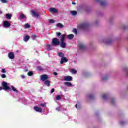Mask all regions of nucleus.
I'll return each instance as SVG.
<instances>
[{
  "mask_svg": "<svg viewBox=\"0 0 128 128\" xmlns=\"http://www.w3.org/2000/svg\"><path fill=\"white\" fill-rule=\"evenodd\" d=\"M2 86L3 87V90H13V92H16V94L18 93V90H16L14 86H11L12 89L10 88V87L8 86V82H2Z\"/></svg>",
  "mask_w": 128,
  "mask_h": 128,
  "instance_id": "obj_1",
  "label": "nucleus"
},
{
  "mask_svg": "<svg viewBox=\"0 0 128 128\" xmlns=\"http://www.w3.org/2000/svg\"><path fill=\"white\" fill-rule=\"evenodd\" d=\"M60 39H58V38H54L52 40V46H60Z\"/></svg>",
  "mask_w": 128,
  "mask_h": 128,
  "instance_id": "obj_2",
  "label": "nucleus"
},
{
  "mask_svg": "<svg viewBox=\"0 0 128 128\" xmlns=\"http://www.w3.org/2000/svg\"><path fill=\"white\" fill-rule=\"evenodd\" d=\"M58 56L60 58H61V60L60 62V64H62L64 62V54L62 52H58Z\"/></svg>",
  "mask_w": 128,
  "mask_h": 128,
  "instance_id": "obj_3",
  "label": "nucleus"
},
{
  "mask_svg": "<svg viewBox=\"0 0 128 128\" xmlns=\"http://www.w3.org/2000/svg\"><path fill=\"white\" fill-rule=\"evenodd\" d=\"M60 40L61 42L60 47L64 48V34L62 35Z\"/></svg>",
  "mask_w": 128,
  "mask_h": 128,
  "instance_id": "obj_4",
  "label": "nucleus"
},
{
  "mask_svg": "<svg viewBox=\"0 0 128 128\" xmlns=\"http://www.w3.org/2000/svg\"><path fill=\"white\" fill-rule=\"evenodd\" d=\"M96 2H100V6H106L108 4V2H106V0H96Z\"/></svg>",
  "mask_w": 128,
  "mask_h": 128,
  "instance_id": "obj_5",
  "label": "nucleus"
},
{
  "mask_svg": "<svg viewBox=\"0 0 128 128\" xmlns=\"http://www.w3.org/2000/svg\"><path fill=\"white\" fill-rule=\"evenodd\" d=\"M90 26L88 23H84L80 25V28H82V30H84V28H86Z\"/></svg>",
  "mask_w": 128,
  "mask_h": 128,
  "instance_id": "obj_6",
  "label": "nucleus"
},
{
  "mask_svg": "<svg viewBox=\"0 0 128 128\" xmlns=\"http://www.w3.org/2000/svg\"><path fill=\"white\" fill-rule=\"evenodd\" d=\"M49 11L52 14H56V13L58 12V9L54 8H50L49 9Z\"/></svg>",
  "mask_w": 128,
  "mask_h": 128,
  "instance_id": "obj_7",
  "label": "nucleus"
},
{
  "mask_svg": "<svg viewBox=\"0 0 128 128\" xmlns=\"http://www.w3.org/2000/svg\"><path fill=\"white\" fill-rule=\"evenodd\" d=\"M48 79V76L46 74H43L40 76L41 80H46Z\"/></svg>",
  "mask_w": 128,
  "mask_h": 128,
  "instance_id": "obj_8",
  "label": "nucleus"
},
{
  "mask_svg": "<svg viewBox=\"0 0 128 128\" xmlns=\"http://www.w3.org/2000/svg\"><path fill=\"white\" fill-rule=\"evenodd\" d=\"M34 110L38 112H42V109L38 106H34Z\"/></svg>",
  "mask_w": 128,
  "mask_h": 128,
  "instance_id": "obj_9",
  "label": "nucleus"
},
{
  "mask_svg": "<svg viewBox=\"0 0 128 128\" xmlns=\"http://www.w3.org/2000/svg\"><path fill=\"white\" fill-rule=\"evenodd\" d=\"M8 56L10 60H14V54L12 52H9Z\"/></svg>",
  "mask_w": 128,
  "mask_h": 128,
  "instance_id": "obj_10",
  "label": "nucleus"
},
{
  "mask_svg": "<svg viewBox=\"0 0 128 128\" xmlns=\"http://www.w3.org/2000/svg\"><path fill=\"white\" fill-rule=\"evenodd\" d=\"M4 26L5 28H10V22H8L5 21L4 22Z\"/></svg>",
  "mask_w": 128,
  "mask_h": 128,
  "instance_id": "obj_11",
  "label": "nucleus"
},
{
  "mask_svg": "<svg viewBox=\"0 0 128 128\" xmlns=\"http://www.w3.org/2000/svg\"><path fill=\"white\" fill-rule=\"evenodd\" d=\"M32 16H35V18H38V16H40V14L36 13L34 11H32Z\"/></svg>",
  "mask_w": 128,
  "mask_h": 128,
  "instance_id": "obj_12",
  "label": "nucleus"
},
{
  "mask_svg": "<svg viewBox=\"0 0 128 128\" xmlns=\"http://www.w3.org/2000/svg\"><path fill=\"white\" fill-rule=\"evenodd\" d=\"M79 48H80V50H86V46H84L82 44H80L79 46Z\"/></svg>",
  "mask_w": 128,
  "mask_h": 128,
  "instance_id": "obj_13",
  "label": "nucleus"
},
{
  "mask_svg": "<svg viewBox=\"0 0 128 128\" xmlns=\"http://www.w3.org/2000/svg\"><path fill=\"white\" fill-rule=\"evenodd\" d=\"M64 80H72V77L71 76H66L64 77Z\"/></svg>",
  "mask_w": 128,
  "mask_h": 128,
  "instance_id": "obj_14",
  "label": "nucleus"
},
{
  "mask_svg": "<svg viewBox=\"0 0 128 128\" xmlns=\"http://www.w3.org/2000/svg\"><path fill=\"white\" fill-rule=\"evenodd\" d=\"M29 40H30V36H26L24 38V42H28Z\"/></svg>",
  "mask_w": 128,
  "mask_h": 128,
  "instance_id": "obj_15",
  "label": "nucleus"
},
{
  "mask_svg": "<svg viewBox=\"0 0 128 128\" xmlns=\"http://www.w3.org/2000/svg\"><path fill=\"white\" fill-rule=\"evenodd\" d=\"M74 36L73 34H70L68 36V40H72L74 38Z\"/></svg>",
  "mask_w": 128,
  "mask_h": 128,
  "instance_id": "obj_16",
  "label": "nucleus"
},
{
  "mask_svg": "<svg viewBox=\"0 0 128 128\" xmlns=\"http://www.w3.org/2000/svg\"><path fill=\"white\" fill-rule=\"evenodd\" d=\"M6 18L8 20H10L12 18V14H7L6 15Z\"/></svg>",
  "mask_w": 128,
  "mask_h": 128,
  "instance_id": "obj_17",
  "label": "nucleus"
},
{
  "mask_svg": "<svg viewBox=\"0 0 128 128\" xmlns=\"http://www.w3.org/2000/svg\"><path fill=\"white\" fill-rule=\"evenodd\" d=\"M20 18H22V20L24 18H26V15H24V14H20Z\"/></svg>",
  "mask_w": 128,
  "mask_h": 128,
  "instance_id": "obj_18",
  "label": "nucleus"
},
{
  "mask_svg": "<svg viewBox=\"0 0 128 128\" xmlns=\"http://www.w3.org/2000/svg\"><path fill=\"white\" fill-rule=\"evenodd\" d=\"M64 85L66 86H72V83L70 82H65Z\"/></svg>",
  "mask_w": 128,
  "mask_h": 128,
  "instance_id": "obj_19",
  "label": "nucleus"
},
{
  "mask_svg": "<svg viewBox=\"0 0 128 128\" xmlns=\"http://www.w3.org/2000/svg\"><path fill=\"white\" fill-rule=\"evenodd\" d=\"M56 26H58V28H64V26L60 23L57 24Z\"/></svg>",
  "mask_w": 128,
  "mask_h": 128,
  "instance_id": "obj_20",
  "label": "nucleus"
},
{
  "mask_svg": "<svg viewBox=\"0 0 128 128\" xmlns=\"http://www.w3.org/2000/svg\"><path fill=\"white\" fill-rule=\"evenodd\" d=\"M71 14L72 16H76V14H78V12L76 10L71 11Z\"/></svg>",
  "mask_w": 128,
  "mask_h": 128,
  "instance_id": "obj_21",
  "label": "nucleus"
},
{
  "mask_svg": "<svg viewBox=\"0 0 128 128\" xmlns=\"http://www.w3.org/2000/svg\"><path fill=\"white\" fill-rule=\"evenodd\" d=\"M45 84L46 86H50V81H48V80H46L45 81Z\"/></svg>",
  "mask_w": 128,
  "mask_h": 128,
  "instance_id": "obj_22",
  "label": "nucleus"
},
{
  "mask_svg": "<svg viewBox=\"0 0 128 128\" xmlns=\"http://www.w3.org/2000/svg\"><path fill=\"white\" fill-rule=\"evenodd\" d=\"M62 100V97L60 95H58L56 96V100Z\"/></svg>",
  "mask_w": 128,
  "mask_h": 128,
  "instance_id": "obj_23",
  "label": "nucleus"
},
{
  "mask_svg": "<svg viewBox=\"0 0 128 128\" xmlns=\"http://www.w3.org/2000/svg\"><path fill=\"white\" fill-rule=\"evenodd\" d=\"M72 32L75 34H78V30H76V28H74L72 30Z\"/></svg>",
  "mask_w": 128,
  "mask_h": 128,
  "instance_id": "obj_24",
  "label": "nucleus"
},
{
  "mask_svg": "<svg viewBox=\"0 0 128 128\" xmlns=\"http://www.w3.org/2000/svg\"><path fill=\"white\" fill-rule=\"evenodd\" d=\"M88 98L90 100H94V96L92 94H90L89 95Z\"/></svg>",
  "mask_w": 128,
  "mask_h": 128,
  "instance_id": "obj_25",
  "label": "nucleus"
},
{
  "mask_svg": "<svg viewBox=\"0 0 128 128\" xmlns=\"http://www.w3.org/2000/svg\"><path fill=\"white\" fill-rule=\"evenodd\" d=\"M34 74V73L32 72V71H30L28 73V75L29 76H32Z\"/></svg>",
  "mask_w": 128,
  "mask_h": 128,
  "instance_id": "obj_26",
  "label": "nucleus"
},
{
  "mask_svg": "<svg viewBox=\"0 0 128 128\" xmlns=\"http://www.w3.org/2000/svg\"><path fill=\"white\" fill-rule=\"evenodd\" d=\"M71 72H72V74H76L78 72V71L74 69H72L71 70Z\"/></svg>",
  "mask_w": 128,
  "mask_h": 128,
  "instance_id": "obj_27",
  "label": "nucleus"
},
{
  "mask_svg": "<svg viewBox=\"0 0 128 128\" xmlns=\"http://www.w3.org/2000/svg\"><path fill=\"white\" fill-rule=\"evenodd\" d=\"M48 22H50V24H54L55 22V21H54V19H50L48 20Z\"/></svg>",
  "mask_w": 128,
  "mask_h": 128,
  "instance_id": "obj_28",
  "label": "nucleus"
},
{
  "mask_svg": "<svg viewBox=\"0 0 128 128\" xmlns=\"http://www.w3.org/2000/svg\"><path fill=\"white\" fill-rule=\"evenodd\" d=\"M102 98L104 100H106V98H108V94H104V95H102Z\"/></svg>",
  "mask_w": 128,
  "mask_h": 128,
  "instance_id": "obj_29",
  "label": "nucleus"
},
{
  "mask_svg": "<svg viewBox=\"0 0 128 128\" xmlns=\"http://www.w3.org/2000/svg\"><path fill=\"white\" fill-rule=\"evenodd\" d=\"M30 26L28 24H25V28H30Z\"/></svg>",
  "mask_w": 128,
  "mask_h": 128,
  "instance_id": "obj_30",
  "label": "nucleus"
},
{
  "mask_svg": "<svg viewBox=\"0 0 128 128\" xmlns=\"http://www.w3.org/2000/svg\"><path fill=\"white\" fill-rule=\"evenodd\" d=\"M112 40H108L106 42V44H112Z\"/></svg>",
  "mask_w": 128,
  "mask_h": 128,
  "instance_id": "obj_31",
  "label": "nucleus"
},
{
  "mask_svg": "<svg viewBox=\"0 0 128 128\" xmlns=\"http://www.w3.org/2000/svg\"><path fill=\"white\" fill-rule=\"evenodd\" d=\"M103 80H107L108 78V76H104L103 78H102Z\"/></svg>",
  "mask_w": 128,
  "mask_h": 128,
  "instance_id": "obj_32",
  "label": "nucleus"
},
{
  "mask_svg": "<svg viewBox=\"0 0 128 128\" xmlns=\"http://www.w3.org/2000/svg\"><path fill=\"white\" fill-rule=\"evenodd\" d=\"M1 77L2 78H6V76L5 74H2L1 75Z\"/></svg>",
  "mask_w": 128,
  "mask_h": 128,
  "instance_id": "obj_33",
  "label": "nucleus"
},
{
  "mask_svg": "<svg viewBox=\"0 0 128 128\" xmlns=\"http://www.w3.org/2000/svg\"><path fill=\"white\" fill-rule=\"evenodd\" d=\"M56 34L57 36H62V34H60V32H56Z\"/></svg>",
  "mask_w": 128,
  "mask_h": 128,
  "instance_id": "obj_34",
  "label": "nucleus"
},
{
  "mask_svg": "<svg viewBox=\"0 0 128 128\" xmlns=\"http://www.w3.org/2000/svg\"><path fill=\"white\" fill-rule=\"evenodd\" d=\"M3 74H6V70L5 69H2L1 70Z\"/></svg>",
  "mask_w": 128,
  "mask_h": 128,
  "instance_id": "obj_35",
  "label": "nucleus"
},
{
  "mask_svg": "<svg viewBox=\"0 0 128 128\" xmlns=\"http://www.w3.org/2000/svg\"><path fill=\"white\" fill-rule=\"evenodd\" d=\"M120 124H121V126H124V124H126V122H120Z\"/></svg>",
  "mask_w": 128,
  "mask_h": 128,
  "instance_id": "obj_36",
  "label": "nucleus"
},
{
  "mask_svg": "<svg viewBox=\"0 0 128 128\" xmlns=\"http://www.w3.org/2000/svg\"><path fill=\"white\" fill-rule=\"evenodd\" d=\"M0 0L3 4H6V0Z\"/></svg>",
  "mask_w": 128,
  "mask_h": 128,
  "instance_id": "obj_37",
  "label": "nucleus"
},
{
  "mask_svg": "<svg viewBox=\"0 0 128 128\" xmlns=\"http://www.w3.org/2000/svg\"><path fill=\"white\" fill-rule=\"evenodd\" d=\"M39 106H42V108H44V104H39Z\"/></svg>",
  "mask_w": 128,
  "mask_h": 128,
  "instance_id": "obj_38",
  "label": "nucleus"
},
{
  "mask_svg": "<svg viewBox=\"0 0 128 128\" xmlns=\"http://www.w3.org/2000/svg\"><path fill=\"white\" fill-rule=\"evenodd\" d=\"M111 104H114V98L112 99Z\"/></svg>",
  "mask_w": 128,
  "mask_h": 128,
  "instance_id": "obj_39",
  "label": "nucleus"
},
{
  "mask_svg": "<svg viewBox=\"0 0 128 128\" xmlns=\"http://www.w3.org/2000/svg\"><path fill=\"white\" fill-rule=\"evenodd\" d=\"M46 46H47L48 50H50V45L47 44Z\"/></svg>",
  "mask_w": 128,
  "mask_h": 128,
  "instance_id": "obj_40",
  "label": "nucleus"
},
{
  "mask_svg": "<svg viewBox=\"0 0 128 128\" xmlns=\"http://www.w3.org/2000/svg\"><path fill=\"white\" fill-rule=\"evenodd\" d=\"M53 92H54V88H52L50 91V94H53Z\"/></svg>",
  "mask_w": 128,
  "mask_h": 128,
  "instance_id": "obj_41",
  "label": "nucleus"
},
{
  "mask_svg": "<svg viewBox=\"0 0 128 128\" xmlns=\"http://www.w3.org/2000/svg\"><path fill=\"white\" fill-rule=\"evenodd\" d=\"M68 58H64V62H68Z\"/></svg>",
  "mask_w": 128,
  "mask_h": 128,
  "instance_id": "obj_42",
  "label": "nucleus"
},
{
  "mask_svg": "<svg viewBox=\"0 0 128 128\" xmlns=\"http://www.w3.org/2000/svg\"><path fill=\"white\" fill-rule=\"evenodd\" d=\"M123 28L124 30H126L128 28V26H123Z\"/></svg>",
  "mask_w": 128,
  "mask_h": 128,
  "instance_id": "obj_43",
  "label": "nucleus"
},
{
  "mask_svg": "<svg viewBox=\"0 0 128 128\" xmlns=\"http://www.w3.org/2000/svg\"><path fill=\"white\" fill-rule=\"evenodd\" d=\"M53 74H54V76H58V73H56V72H54L53 73Z\"/></svg>",
  "mask_w": 128,
  "mask_h": 128,
  "instance_id": "obj_44",
  "label": "nucleus"
},
{
  "mask_svg": "<svg viewBox=\"0 0 128 128\" xmlns=\"http://www.w3.org/2000/svg\"><path fill=\"white\" fill-rule=\"evenodd\" d=\"M20 76L22 78H26V76L24 75H21Z\"/></svg>",
  "mask_w": 128,
  "mask_h": 128,
  "instance_id": "obj_45",
  "label": "nucleus"
},
{
  "mask_svg": "<svg viewBox=\"0 0 128 128\" xmlns=\"http://www.w3.org/2000/svg\"><path fill=\"white\" fill-rule=\"evenodd\" d=\"M76 108H80V106H78V104H76V106H75Z\"/></svg>",
  "mask_w": 128,
  "mask_h": 128,
  "instance_id": "obj_46",
  "label": "nucleus"
},
{
  "mask_svg": "<svg viewBox=\"0 0 128 128\" xmlns=\"http://www.w3.org/2000/svg\"><path fill=\"white\" fill-rule=\"evenodd\" d=\"M56 110H58V112H60V108H56Z\"/></svg>",
  "mask_w": 128,
  "mask_h": 128,
  "instance_id": "obj_47",
  "label": "nucleus"
},
{
  "mask_svg": "<svg viewBox=\"0 0 128 128\" xmlns=\"http://www.w3.org/2000/svg\"><path fill=\"white\" fill-rule=\"evenodd\" d=\"M4 90V88H2V87H0V90Z\"/></svg>",
  "mask_w": 128,
  "mask_h": 128,
  "instance_id": "obj_48",
  "label": "nucleus"
},
{
  "mask_svg": "<svg viewBox=\"0 0 128 128\" xmlns=\"http://www.w3.org/2000/svg\"><path fill=\"white\" fill-rule=\"evenodd\" d=\"M72 4H76L74 2H72Z\"/></svg>",
  "mask_w": 128,
  "mask_h": 128,
  "instance_id": "obj_49",
  "label": "nucleus"
},
{
  "mask_svg": "<svg viewBox=\"0 0 128 128\" xmlns=\"http://www.w3.org/2000/svg\"><path fill=\"white\" fill-rule=\"evenodd\" d=\"M28 70L27 69L24 70V71L26 72H28Z\"/></svg>",
  "mask_w": 128,
  "mask_h": 128,
  "instance_id": "obj_50",
  "label": "nucleus"
},
{
  "mask_svg": "<svg viewBox=\"0 0 128 128\" xmlns=\"http://www.w3.org/2000/svg\"><path fill=\"white\" fill-rule=\"evenodd\" d=\"M33 38H36V36L34 35L32 36Z\"/></svg>",
  "mask_w": 128,
  "mask_h": 128,
  "instance_id": "obj_51",
  "label": "nucleus"
},
{
  "mask_svg": "<svg viewBox=\"0 0 128 128\" xmlns=\"http://www.w3.org/2000/svg\"><path fill=\"white\" fill-rule=\"evenodd\" d=\"M2 11H0V14H2Z\"/></svg>",
  "mask_w": 128,
  "mask_h": 128,
  "instance_id": "obj_52",
  "label": "nucleus"
},
{
  "mask_svg": "<svg viewBox=\"0 0 128 128\" xmlns=\"http://www.w3.org/2000/svg\"><path fill=\"white\" fill-rule=\"evenodd\" d=\"M127 90H128V88H127Z\"/></svg>",
  "mask_w": 128,
  "mask_h": 128,
  "instance_id": "obj_53",
  "label": "nucleus"
},
{
  "mask_svg": "<svg viewBox=\"0 0 128 128\" xmlns=\"http://www.w3.org/2000/svg\"><path fill=\"white\" fill-rule=\"evenodd\" d=\"M64 46L66 47V44H64Z\"/></svg>",
  "mask_w": 128,
  "mask_h": 128,
  "instance_id": "obj_54",
  "label": "nucleus"
}]
</instances>
